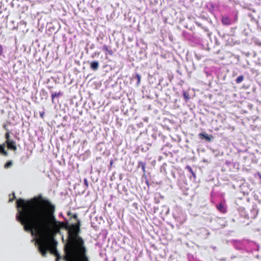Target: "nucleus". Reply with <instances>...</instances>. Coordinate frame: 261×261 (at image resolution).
I'll list each match as a JSON object with an SVG mask.
<instances>
[{
	"instance_id": "nucleus-1",
	"label": "nucleus",
	"mask_w": 261,
	"mask_h": 261,
	"mask_svg": "<svg viewBox=\"0 0 261 261\" xmlns=\"http://www.w3.org/2000/svg\"><path fill=\"white\" fill-rule=\"evenodd\" d=\"M16 220L25 231H34L42 245L46 243L47 239H54V235L60 231L59 221L54 215L55 206L42 196L29 200L19 198L16 201Z\"/></svg>"
},
{
	"instance_id": "nucleus-2",
	"label": "nucleus",
	"mask_w": 261,
	"mask_h": 261,
	"mask_svg": "<svg viewBox=\"0 0 261 261\" xmlns=\"http://www.w3.org/2000/svg\"><path fill=\"white\" fill-rule=\"evenodd\" d=\"M81 221L70 224L68 230L67 242L64 246L66 261H90L87 255L85 242L80 236Z\"/></svg>"
},
{
	"instance_id": "nucleus-3",
	"label": "nucleus",
	"mask_w": 261,
	"mask_h": 261,
	"mask_svg": "<svg viewBox=\"0 0 261 261\" xmlns=\"http://www.w3.org/2000/svg\"><path fill=\"white\" fill-rule=\"evenodd\" d=\"M39 240L40 238L36 240V242L38 246V250L42 256H45L47 251H49L51 254L56 256L55 261H59L62 258L61 256L57 249V242L54 239H47V242L44 245L41 244Z\"/></svg>"
},
{
	"instance_id": "nucleus-4",
	"label": "nucleus",
	"mask_w": 261,
	"mask_h": 261,
	"mask_svg": "<svg viewBox=\"0 0 261 261\" xmlns=\"http://www.w3.org/2000/svg\"><path fill=\"white\" fill-rule=\"evenodd\" d=\"M5 145L7 144V147L8 149L15 151L17 150L16 142L13 140L7 143H5Z\"/></svg>"
},
{
	"instance_id": "nucleus-5",
	"label": "nucleus",
	"mask_w": 261,
	"mask_h": 261,
	"mask_svg": "<svg viewBox=\"0 0 261 261\" xmlns=\"http://www.w3.org/2000/svg\"><path fill=\"white\" fill-rule=\"evenodd\" d=\"M102 50L106 52V55H109L112 56L114 55V51L112 49L111 46L105 44L102 46Z\"/></svg>"
},
{
	"instance_id": "nucleus-6",
	"label": "nucleus",
	"mask_w": 261,
	"mask_h": 261,
	"mask_svg": "<svg viewBox=\"0 0 261 261\" xmlns=\"http://www.w3.org/2000/svg\"><path fill=\"white\" fill-rule=\"evenodd\" d=\"M217 209L222 213L225 214L227 212V208L224 204L221 202L216 205Z\"/></svg>"
},
{
	"instance_id": "nucleus-7",
	"label": "nucleus",
	"mask_w": 261,
	"mask_h": 261,
	"mask_svg": "<svg viewBox=\"0 0 261 261\" xmlns=\"http://www.w3.org/2000/svg\"><path fill=\"white\" fill-rule=\"evenodd\" d=\"M90 66L92 70L96 71L99 68V62L97 61H92L90 63Z\"/></svg>"
},
{
	"instance_id": "nucleus-8",
	"label": "nucleus",
	"mask_w": 261,
	"mask_h": 261,
	"mask_svg": "<svg viewBox=\"0 0 261 261\" xmlns=\"http://www.w3.org/2000/svg\"><path fill=\"white\" fill-rule=\"evenodd\" d=\"M221 21H222V24L223 25H228L231 24V20L228 16H223L222 18Z\"/></svg>"
},
{
	"instance_id": "nucleus-9",
	"label": "nucleus",
	"mask_w": 261,
	"mask_h": 261,
	"mask_svg": "<svg viewBox=\"0 0 261 261\" xmlns=\"http://www.w3.org/2000/svg\"><path fill=\"white\" fill-rule=\"evenodd\" d=\"M0 154L8 156V153L5 150V143H3L0 145Z\"/></svg>"
},
{
	"instance_id": "nucleus-10",
	"label": "nucleus",
	"mask_w": 261,
	"mask_h": 261,
	"mask_svg": "<svg viewBox=\"0 0 261 261\" xmlns=\"http://www.w3.org/2000/svg\"><path fill=\"white\" fill-rule=\"evenodd\" d=\"M59 223L60 226H61V229L62 228H63L65 229L66 230H68V229L70 227V224H69V223L67 222H60L59 221Z\"/></svg>"
},
{
	"instance_id": "nucleus-11",
	"label": "nucleus",
	"mask_w": 261,
	"mask_h": 261,
	"mask_svg": "<svg viewBox=\"0 0 261 261\" xmlns=\"http://www.w3.org/2000/svg\"><path fill=\"white\" fill-rule=\"evenodd\" d=\"M199 136L201 139H205L208 141H210L211 140V138L205 133H200L199 134Z\"/></svg>"
},
{
	"instance_id": "nucleus-12",
	"label": "nucleus",
	"mask_w": 261,
	"mask_h": 261,
	"mask_svg": "<svg viewBox=\"0 0 261 261\" xmlns=\"http://www.w3.org/2000/svg\"><path fill=\"white\" fill-rule=\"evenodd\" d=\"M67 215L68 216L70 217V219H72V218L76 220V222H78V221H80V220L78 219L77 215L76 214H72V213L71 212V211H68L67 213Z\"/></svg>"
},
{
	"instance_id": "nucleus-13",
	"label": "nucleus",
	"mask_w": 261,
	"mask_h": 261,
	"mask_svg": "<svg viewBox=\"0 0 261 261\" xmlns=\"http://www.w3.org/2000/svg\"><path fill=\"white\" fill-rule=\"evenodd\" d=\"M62 95V93L61 91H59V92H52L51 93V99L52 101H54V99L56 97H58L59 96H61Z\"/></svg>"
},
{
	"instance_id": "nucleus-14",
	"label": "nucleus",
	"mask_w": 261,
	"mask_h": 261,
	"mask_svg": "<svg viewBox=\"0 0 261 261\" xmlns=\"http://www.w3.org/2000/svg\"><path fill=\"white\" fill-rule=\"evenodd\" d=\"M244 77L243 75L239 76L237 79L236 80V82L237 84L241 83L244 80Z\"/></svg>"
},
{
	"instance_id": "nucleus-15",
	"label": "nucleus",
	"mask_w": 261,
	"mask_h": 261,
	"mask_svg": "<svg viewBox=\"0 0 261 261\" xmlns=\"http://www.w3.org/2000/svg\"><path fill=\"white\" fill-rule=\"evenodd\" d=\"M5 138L6 139V140L5 143H7V142L12 140L10 138V132L9 131H8V132H6V133L5 134Z\"/></svg>"
},
{
	"instance_id": "nucleus-16",
	"label": "nucleus",
	"mask_w": 261,
	"mask_h": 261,
	"mask_svg": "<svg viewBox=\"0 0 261 261\" xmlns=\"http://www.w3.org/2000/svg\"><path fill=\"white\" fill-rule=\"evenodd\" d=\"M139 165L141 167L142 170L145 173V167H146L145 163H143L142 162H139Z\"/></svg>"
},
{
	"instance_id": "nucleus-17",
	"label": "nucleus",
	"mask_w": 261,
	"mask_h": 261,
	"mask_svg": "<svg viewBox=\"0 0 261 261\" xmlns=\"http://www.w3.org/2000/svg\"><path fill=\"white\" fill-rule=\"evenodd\" d=\"M12 165V162L11 161H8L4 165L5 168H9Z\"/></svg>"
},
{
	"instance_id": "nucleus-18",
	"label": "nucleus",
	"mask_w": 261,
	"mask_h": 261,
	"mask_svg": "<svg viewBox=\"0 0 261 261\" xmlns=\"http://www.w3.org/2000/svg\"><path fill=\"white\" fill-rule=\"evenodd\" d=\"M136 78H137V80H138V82H137V83H138V84H139V83H140L141 76H140V75L139 74H137L136 75Z\"/></svg>"
},
{
	"instance_id": "nucleus-19",
	"label": "nucleus",
	"mask_w": 261,
	"mask_h": 261,
	"mask_svg": "<svg viewBox=\"0 0 261 261\" xmlns=\"http://www.w3.org/2000/svg\"><path fill=\"white\" fill-rule=\"evenodd\" d=\"M84 185L86 186V187H88L89 186V184H88V180L87 179V178H85L84 179Z\"/></svg>"
},
{
	"instance_id": "nucleus-20",
	"label": "nucleus",
	"mask_w": 261,
	"mask_h": 261,
	"mask_svg": "<svg viewBox=\"0 0 261 261\" xmlns=\"http://www.w3.org/2000/svg\"><path fill=\"white\" fill-rule=\"evenodd\" d=\"M3 46L1 44H0V56L3 54Z\"/></svg>"
},
{
	"instance_id": "nucleus-21",
	"label": "nucleus",
	"mask_w": 261,
	"mask_h": 261,
	"mask_svg": "<svg viewBox=\"0 0 261 261\" xmlns=\"http://www.w3.org/2000/svg\"><path fill=\"white\" fill-rule=\"evenodd\" d=\"M13 199H9V201H12L13 199H16V196L15 195V193H13Z\"/></svg>"
},
{
	"instance_id": "nucleus-22",
	"label": "nucleus",
	"mask_w": 261,
	"mask_h": 261,
	"mask_svg": "<svg viewBox=\"0 0 261 261\" xmlns=\"http://www.w3.org/2000/svg\"><path fill=\"white\" fill-rule=\"evenodd\" d=\"M3 127H4V128L6 130H7V132H8V131H9V130H8V129L7 128V125H6V124H4V125H3Z\"/></svg>"
},
{
	"instance_id": "nucleus-23",
	"label": "nucleus",
	"mask_w": 261,
	"mask_h": 261,
	"mask_svg": "<svg viewBox=\"0 0 261 261\" xmlns=\"http://www.w3.org/2000/svg\"><path fill=\"white\" fill-rule=\"evenodd\" d=\"M189 168L190 169V170H192V169L191 167H189Z\"/></svg>"
},
{
	"instance_id": "nucleus-24",
	"label": "nucleus",
	"mask_w": 261,
	"mask_h": 261,
	"mask_svg": "<svg viewBox=\"0 0 261 261\" xmlns=\"http://www.w3.org/2000/svg\"><path fill=\"white\" fill-rule=\"evenodd\" d=\"M112 163H113V161H111V164H112Z\"/></svg>"
}]
</instances>
